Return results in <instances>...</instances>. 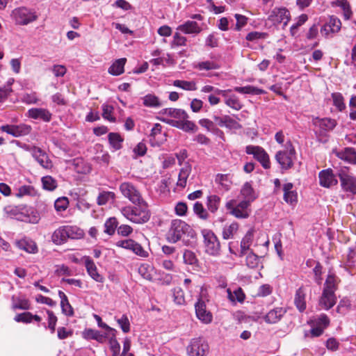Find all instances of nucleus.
<instances>
[{
  "instance_id": "nucleus-35",
  "label": "nucleus",
  "mask_w": 356,
  "mask_h": 356,
  "mask_svg": "<svg viewBox=\"0 0 356 356\" xmlns=\"http://www.w3.org/2000/svg\"><path fill=\"white\" fill-rule=\"evenodd\" d=\"M17 244L19 249L29 253H35L38 251V247L35 243L31 240L22 239L19 241Z\"/></svg>"
},
{
  "instance_id": "nucleus-50",
  "label": "nucleus",
  "mask_w": 356,
  "mask_h": 356,
  "mask_svg": "<svg viewBox=\"0 0 356 356\" xmlns=\"http://www.w3.org/2000/svg\"><path fill=\"white\" fill-rule=\"evenodd\" d=\"M174 302L179 305L185 303V298L183 290L180 287H176L172 291Z\"/></svg>"
},
{
  "instance_id": "nucleus-51",
  "label": "nucleus",
  "mask_w": 356,
  "mask_h": 356,
  "mask_svg": "<svg viewBox=\"0 0 356 356\" xmlns=\"http://www.w3.org/2000/svg\"><path fill=\"white\" fill-rule=\"evenodd\" d=\"M196 68L200 70H211L218 69L219 65L213 61L207 60L198 63L196 65Z\"/></svg>"
},
{
  "instance_id": "nucleus-23",
  "label": "nucleus",
  "mask_w": 356,
  "mask_h": 356,
  "mask_svg": "<svg viewBox=\"0 0 356 356\" xmlns=\"http://www.w3.org/2000/svg\"><path fill=\"white\" fill-rule=\"evenodd\" d=\"M192 166L186 163L179 170L178 175V180L177 181V186L183 189L187 185L188 179L191 174Z\"/></svg>"
},
{
  "instance_id": "nucleus-53",
  "label": "nucleus",
  "mask_w": 356,
  "mask_h": 356,
  "mask_svg": "<svg viewBox=\"0 0 356 356\" xmlns=\"http://www.w3.org/2000/svg\"><path fill=\"white\" fill-rule=\"evenodd\" d=\"M183 259L186 264L195 266L197 263V259L195 253L191 250H186L184 252Z\"/></svg>"
},
{
  "instance_id": "nucleus-56",
  "label": "nucleus",
  "mask_w": 356,
  "mask_h": 356,
  "mask_svg": "<svg viewBox=\"0 0 356 356\" xmlns=\"http://www.w3.org/2000/svg\"><path fill=\"white\" fill-rule=\"evenodd\" d=\"M186 41V37L181 35L179 33H175L173 36V40L171 42V47L175 48L179 46H185Z\"/></svg>"
},
{
  "instance_id": "nucleus-27",
  "label": "nucleus",
  "mask_w": 356,
  "mask_h": 356,
  "mask_svg": "<svg viewBox=\"0 0 356 356\" xmlns=\"http://www.w3.org/2000/svg\"><path fill=\"white\" fill-rule=\"evenodd\" d=\"M337 156L339 159L347 161L349 163L355 164L356 152L353 148L347 147L339 152Z\"/></svg>"
},
{
  "instance_id": "nucleus-60",
  "label": "nucleus",
  "mask_w": 356,
  "mask_h": 356,
  "mask_svg": "<svg viewBox=\"0 0 356 356\" xmlns=\"http://www.w3.org/2000/svg\"><path fill=\"white\" fill-rule=\"evenodd\" d=\"M117 322L124 333H127L130 331V323L126 315H122L120 318L117 320Z\"/></svg>"
},
{
  "instance_id": "nucleus-10",
  "label": "nucleus",
  "mask_w": 356,
  "mask_h": 356,
  "mask_svg": "<svg viewBox=\"0 0 356 356\" xmlns=\"http://www.w3.org/2000/svg\"><path fill=\"white\" fill-rule=\"evenodd\" d=\"M119 188L124 197L128 199L132 204L141 203L144 200L140 191L131 182H122Z\"/></svg>"
},
{
  "instance_id": "nucleus-15",
  "label": "nucleus",
  "mask_w": 356,
  "mask_h": 356,
  "mask_svg": "<svg viewBox=\"0 0 356 356\" xmlns=\"http://www.w3.org/2000/svg\"><path fill=\"white\" fill-rule=\"evenodd\" d=\"M1 129L14 137H19L29 134L31 132V127L26 124L4 125L1 127Z\"/></svg>"
},
{
  "instance_id": "nucleus-39",
  "label": "nucleus",
  "mask_w": 356,
  "mask_h": 356,
  "mask_svg": "<svg viewBox=\"0 0 356 356\" xmlns=\"http://www.w3.org/2000/svg\"><path fill=\"white\" fill-rule=\"evenodd\" d=\"M173 86L184 90L194 91L197 90V85L194 81L175 80Z\"/></svg>"
},
{
  "instance_id": "nucleus-12",
  "label": "nucleus",
  "mask_w": 356,
  "mask_h": 356,
  "mask_svg": "<svg viewBox=\"0 0 356 356\" xmlns=\"http://www.w3.org/2000/svg\"><path fill=\"white\" fill-rule=\"evenodd\" d=\"M208 350V343L201 338L192 339L187 347V352L190 356H204Z\"/></svg>"
},
{
  "instance_id": "nucleus-41",
  "label": "nucleus",
  "mask_w": 356,
  "mask_h": 356,
  "mask_svg": "<svg viewBox=\"0 0 356 356\" xmlns=\"http://www.w3.org/2000/svg\"><path fill=\"white\" fill-rule=\"evenodd\" d=\"M108 137L109 143L113 149L118 150L122 148V143L124 140L119 134L110 133Z\"/></svg>"
},
{
  "instance_id": "nucleus-31",
  "label": "nucleus",
  "mask_w": 356,
  "mask_h": 356,
  "mask_svg": "<svg viewBox=\"0 0 356 356\" xmlns=\"http://www.w3.org/2000/svg\"><path fill=\"white\" fill-rule=\"evenodd\" d=\"M84 337L86 339H91L97 341L98 342L103 343L110 334H106V332L102 334L98 330L92 329L86 330L83 332Z\"/></svg>"
},
{
  "instance_id": "nucleus-17",
  "label": "nucleus",
  "mask_w": 356,
  "mask_h": 356,
  "mask_svg": "<svg viewBox=\"0 0 356 356\" xmlns=\"http://www.w3.org/2000/svg\"><path fill=\"white\" fill-rule=\"evenodd\" d=\"M337 302L335 292L327 290H323L322 294L318 300V305L321 309L328 310Z\"/></svg>"
},
{
  "instance_id": "nucleus-45",
  "label": "nucleus",
  "mask_w": 356,
  "mask_h": 356,
  "mask_svg": "<svg viewBox=\"0 0 356 356\" xmlns=\"http://www.w3.org/2000/svg\"><path fill=\"white\" fill-rule=\"evenodd\" d=\"M115 332H116L111 333L110 336L108 337L109 339V345L110 348L113 353V356H118L120 350V343L118 342L115 337Z\"/></svg>"
},
{
  "instance_id": "nucleus-52",
  "label": "nucleus",
  "mask_w": 356,
  "mask_h": 356,
  "mask_svg": "<svg viewBox=\"0 0 356 356\" xmlns=\"http://www.w3.org/2000/svg\"><path fill=\"white\" fill-rule=\"evenodd\" d=\"M21 100L22 102L26 104H34L38 103L39 99L38 97L37 93L33 92L31 93L23 94L21 97Z\"/></svg>"
},
{
  "instance_id": "nucleus-63",
  "label": "nucleus",
  "mask_w": 356,
  "mask_h": 356,
  "mask_svg": "<svg viewBox=\"0 0 356 356\" xmlns=\"http://www.w3.org/2000/svg\"><path fill=\"white\" fill-rule=\"evenodd\" d=\"M284 201L290 204H296L298 201L297 193L293 191L291 192H287L284 193Z\"/></svg>"
},
{
  "instance_id": "nucleus-20",
  "label": "nucleus",
  "mask_w": 356,
  "mask_h": 356,
  "mask_svg": "<svg viewBox=\"0 0 356 356\" xmlns=\"http://www.w3.org/2000/svg\"><path fill=\"white\" fill-rule=\"evenodd\" d=\"M339 178L345 191L356 194V177L343 172L339 174Z\"/></svg>"
},
{
  "instance_id": "nucleus-29",
  "label": "nucleus",
  "mask_w": 356,
  "mask_h": 356,
  "mask_svg": "<svg viewBox=\"0 0 356 356\" xmlns=\"http://www.w3.org/2000/svg\"><path fill=\"white\" fill-rule=\"evenodd\" d=\"M138 272L144 279L152 281L155 269L152 265L143 264L138 267Z\"/></svg>"
},
{
  "instance_id": "nucleus-16",
  "label": "nucleus",
  "mask_w": 356,
  "mask_h": 356,
  "mask_svg": "<svg viewBox=\"0 0 356 356\" xmlns=\"http://www.w3.org/2000/svg\"><path fill=\"white\" fill-rule=\"evenodd\" d=\"M195 307L196 316L200 321L205 324L210 323L212 321V314L207 310L206 304L202 299L198 300Z\"/></svg>"
},
{
  "instance_id": "nucleus-30",
  "label": "nucleus",
  "mask_w": 356,
  "mask_h": 356,
  "mask_svg": "<svg viewBox=\"0 0 356 356\" xmlns=\"http://www.w3.org/2000/svg\"><path fill=\"white\" fill-rule=\"evenodd\" d=\"M69 238L66 226H63L54 231L52 240L56 244H61Z\"/></svg>"
},
{
  "instance_id": "nucleus-62",
  "label": "nucleus",
  "mask_w": 356,
  "mask_h": 356,
  "mask_svg": "<svg viewBox=\"0 0 356 356\" xmlns=\"http://www.w3.org/2000/svg\"><path fill=\"white\" fill-rule=\"evenodd\" d=\"M14 309H29L30 308V303L27 299H17L13 305Z\"/></svg>"
},
{
  "instance_id": "nucleus-9",
  "label": "nucleus",
  "mask_w": 356,
  "mask_h": 356,
  "mask_svg": "<svg viewBox=\"0 0 356 356\" xmlns=\"http://www.w3.org/2000/svg\"><path fill=\"white\" fill-rule=\"evenodd\" d=\"M250 203L248 200H243L236 204V200H231L226 202L225 207L229 213L237 218H247L250 214Z\"/></svg>"
},
{
  "instance_id": "nucleus-57",
  "label": "nucleus",
  "mask_w": 356,
  "mask_h": 356,
  "mask_svg": "<svg viewBox=\"0 0 356 356\" xmlns=\"http://www.w3.org/2000/svg\"><path fill=\"white\" fill-rule=\"evenodd\" d=\"M307 20V15L305 14H302L299 16L297 22L293 24L290 28V32L291 35L294 36L299 26H302L306 21Z\"/></svg>"
},
{
  "instance_id": "nucleus-19",
  "label": "nucleus",
  "mask_w": 356,
  "mask_h": 356,
  "mask_svg": "<svg viewBox=\"0 0 356 356\" xmlns=\"http://www.w3.org/2000/svg\"><path fill=\"white\" fill-rule=\"evenodd\" d=\"M27 116L34 120H41L48 122L51 120V113L45 108H33L27 111Z\"/></svg>"
},
{
  "instance_id": "nucleus-40",
  "label": "nucleus",
  "mask_w": 356,
  "mask_h": 356,
  "mask_svg": "<svg viewBox=\"0 0 356 356\" xmlns=\"http://www.w3.org/2000/svg\"><path fill=\"white\" fill-rule=\"evenodd\" d=\"M238 229V224L232 222L229 225H225L222 230V238L224 239L232 238Z\"/></svg>"
},
{
  "instance_id": "nucleus-37",
  "label": "nucleus",
  "mask_w": 356,
  "mask_h": 356,
  "mask_svg": "<svg viewBox=\"0 0 356 356\" xmlns=\"http://www.w3.org/2000/svg\"><path fill=\"white\" fill-rule=\"evenodd\" d=\"M115 195L112 191H102L97 198V203L99 206L105 205L110 202L114 201Z\"/></svg>"
},
{
  "instance_id": "nucleus-3",
  "label": "nucleus",
  "mask_w": 356,
  "mask_h": 356,
  "mask_svg": "<svg viewBox=\"0 0 356 356\" xmlns=\"http://www.w3.org/2000/svg\"><path fill=\"white\" fill-rule=\"evenodd\" d=\"M193 238L195 232L189 225L179 219L172 220L169 230L166 234V239L168 242L175 243L181 240L182 236Z\"/></svg>"
},
{
  "instance_id": "nucleus-64",
  "label": "nucleus",
  "mask_w": 356,
  "mask_h": 356,
  "mask_svg": "<svg viewBox=\"0 0 356 356\" xmlns=\"http://www.w3.org/2000/svg\"><path fill=\"white\" fill-rule=\"evenodd\" d=\"M51 71L55 76L62 77L65 74L67 69L63 65H54L52 67Z\"/></svg>"
},
{
  "instance_id": "nucleus-33",
  "label": "nucleus",
  "mask_w": 356,
  "mask_h": 356,
  "mask_svg": "<svg viewBox=\"0 0 356 356\" xmlns=\"http://www.w3.org/2000/svg\"><path fill=\"white\" fill-rule=\"evenodd\" d=\"M227 293L229 300L232 302H242L245 299V294L241 288L238 287L233 291L231 289H227Z\"/></svg>"
},
{
  "instance_id": "nucleus-59",
  "label": "nucleus",
  "mask_w": 356,
  "mask_h": 356,
  "mask_svg": "<svg viewBox=\"0 0 356 356\" xmlns=\"http://www.w3.org/2000/svg\"><path fill=\"white\" fill-rule=\"evenodd\" d=\"M48 315V327L51 333H54L56 330V325L57 323V317L55 316L53 312L50 310L47 311Z\"/></svg>"
},
{
  "instance_id": "nucleus-42",
  "label": "nucleus",
  "mask_w": 356,
  "mask_h": 356,
  "mask_svg": "<svg viewBox=\"0 0 356 356\" xmlns=\"http://www.w3.org/2000/svg\"><path fill=\"white\" fill-rule=\"evenodd\" d=\"M220 198L216 195H211L207 197V206L211 213H215L219 208Z\"/></svg>"
},
{
  "instance_id": "nucleus-38",
  "label": "nucleus",
  "mask_w": 356,
  "mask_h": 356,
  "mask_svg": "<svg viewBox=\"0 0 356 356\" xmlns=\"http://www.w3.org/2000/svg\"><path fill=\"white\" fill-rule=\"evenodd\" d=\"M241 195L244 197V200H248L249 203L256 199L257 196L251 186L248 182H246L242 187L241 191Z\"/></svg>"
},
{
  "instance_id": "nucleus-46",
  "label": "nucleus",
  "mask_w": 356,
  "mask_h": 356,
  "mask_svg": "<svg viewBox=\"0 0 356 356\" xmlns=\"http://www.w3.org/2000/svg\"><path fill=\"white\" fill-rule=\"evenodd\" d=\"M43 188L47 191H54L57 187V181L51 176H45L42 178Z\"/></svg>"
},
{
  "instance_id": "nucleus-5",
  "label": "nucleus",
  "mask_w": 356,
  "mask_h": 356,
  "mask_svg": "<svg viewBox=\"0 0 356 356\" xmlns=\"http://www.w3.org/2000/svg\"><path fill=\"white\" fill-rule=\"evenodd\" d=\"M312 124L317 140L323 143L327 140L328 133L337 126L336 120L329 118L312 117Z\"/></svg>"
},
{
  "instance_id": "nucleus-22",
  "label": "nucleus",
  "mask_w": 356,
  "mask_h": 356,
  "mask_svg": "<svg viewBox=\"0 0 356 356\" xmlns=\"http://www.w3.org/2000/svg\"><path fill=\"white\" fill-rule=\"evenodd\" d=\"M85 266L88 275L90 276L92 279L100 283H102L104 282V277L99 273L95 264L89 257H87L86 259Z\"/></svg>"
},
{
  "instance_id": "nucleus-1",
  "label": "nucleus",
  "mask_w": 356,
  "mask_h": 356,
  "mask_svg": "<svg viewBox=\"0 0 356 356\" xmlns=\"http://www.w3.org/2000/svg\"><path fill=\"white\" fill-rule=\"evenodd\" d=\"M136 206H127L121 209L122 214L129 220L137 224L147 222L150 218V212L145 200L141 203L135 204Z\"/></svg>"
},
{
  "instance_id": "nucleus-6",
  "label": "nucleus",
  "mask_w": 356,
  "mask_h": 356,
  "mask_svg": "<svg viewBox=\"0 0 356 356\" xmlns=\"http://www.w3.org/2000/svg\"><path fill=\"white\" fill-rule=\"evenodd\" d=\"M296 158V151L291 141H287L284 149L278 151L275 154V160L283 170L290 169L293 165Z\"/></svg>"
},
{
  "instance_id": "nucleus-4",
  "label": "nucleus",
  "mask_w": 356,
  "mask_h": 356,
  "mask_svg": "<svg viewBox=\"0 0 356 356\" xmlns=\"http://www.w3.org/2000/svg\"><path fill=\"white\" fill-rule=\"evenodd\" d=\"M174 112L171 118H161V120L186 132L196 131V125L193 122L188 120V115L185 111L180 108H175Z\"/></svg>"
},
{
  "instance_id": "nucleus-13",
  "label": "nucleus",
  "mask_w": 356,
  "mask_h": 356,
  "mask_svg": "<svg viewBox=\"0 0 356 356\" xmlns=\"http://www.w3.org/2000/svg\"><path fill=\"white\" fill-rule=\"evenodd\" d=\"M268 20L271 22L273 25L283 23L285 26L290 20V13L285 8H275L270 11Z\"/></svg>"
},
{
  "instance_id": "nucleus-25",
  "label": "nucleus",
  "mask_w": 356,
  "mask_h": 356,
  "mask_svg": "<svg viewBox=\"0 0 356 356\" xmlns=\"http://www.w3.org/2000/svg\"><path fill=\"white\" fill-rule=\"evenodd\" d=\"M286 310L282 307H275L269 311L265 316V321L268 323H275L278 322L284 314Z\"/></svg>"
},
{
  "instance_id": "nucleus-54",
  "label": "nucleus",
  "mask_w": 356,
  "mask_h": 356,
  "mask_svg": "<svg viewBox=\"0 0 356 356\" xmlns=\"http://www.w3.org/2000/svg\"><path fill=\"white\" fill-rule=\"evenodd\" d=\"M68 205V199L65 197L58 198L54 202L55 209L58 212H62L65 211L67 208Z\"/></svg>"
},
{
  "instance_id": "nucleus-48",
  "label": "nucleus",
  "mask_w": 356,
  "mask_h": 356,
  "mask_svg": "<svg viewBox=\"0 0 356 356\" xmlns=\"http://www.w3.org/2000/svg\"><path fill=\"white\" fill-rule=\"evenodd\" d=\"M193 211L198 216V217L202 220H207L209 217V214L207 210L204 208L203 204L199 202H196L193 205Z\"/></svg>"
},
{
  "instance_id": "nucleus-49",
  "label": "nucleus",
  "mask_w": 356,
  "mask_h": 356,
  "mask_svg": "<svg viewBox=\"0 0 356 356\" xmlns=\"http://www.w3.org/2000/svg\"><path fill=\"white\" fill-rule=\"evenodd\" d=\"M118 225V221L115 218H109L104 223V232L109 234L112 235L114 234L115 229Z\"/></svg>"
},
{
  "instance_id": "nucleus-44",
  "label": "nucleus",
  "mask_w": 356,
  "mask_h": 356,
  "mask_svg": "<svg viewBox=\"0 0 356 356\" xmlns=\"http://www.w3.org/2000/svg\"><path fill=\"white\" fill-rule=\"evenodd\" d=\"M69 238L79 239L83 237L84 232L76 226H66Z\"/></svg>"
},
{
  "instance_id": "nucleus-34",
  "label": "nucleus",
  "mask_w": 356,
  "mask_h": 356,
  "mask_svg": "<svg viewBox=\"0 0 356 356\" xmlns=\"http://www.w3.org/2000/svg\"><path fill=\"white\" fill-rule=\"evenodd\" d=\"M294 302L300 312L306 309L305 292L302 287H300L296 293Z\"/></svg>"
},
{
  "instance_id": "nucleus-2",
  "label": "nucleus",
  "mask_w": 356,
  "mask_h": 356,
  "mask_svg": "<svg viewBox=\"0 0 356 356\" xmlns=\"http://www.w3.org/2000/svg\"><path fill=\"white\" fill-rule=\"evenodd\" d=\"M4 211L8 217L26 222L35 224L38 223L40 220V217L37 213L28 209L23 204L18 206H6L4 208Z\"/></svg>"
},
{
  "instance_id": "nucleus-28",
  "label": "nucleus",
  "mask_w": 356,
  "mask_h": 356,
  "mask_svg": "<svg viewBox=\"0 0 356 356\" xmlns=\"http://www.w3.org/2000/svg\"><path fill=\"white\" fill-rule=\"evenodd\" d=\"M334 6L341 8L345 20H349L353 16V11L347 0H336L332 3Z\"/></svg>"
},
{
  "instance_id": "nucleus-18",
  "label": "nucleus",
  "mask_w": 356,
  "mask_h": 356,
  "mask_svg": "<svg viewBox=\"0 0 356 356\" xmlns=\"http://www.w3.org/2000/svg\"><path fill=\"white\" fill-rule=\"evenodd\" d=\"M341 27V22L340 19L335 16H330L328 21L321 28V32L322 34L328 36L330 34L339 32Z\"/></svg>"
},
{
  "instance_id": "nucleus-43",
  "label": "nucleus",
  "mask_w": 356,
  "mask_h": 356,
  "mask_svg": "<svg viewBox=\"0 0 356 356\" xmlns=\"http://www.w3.org/2000/svg\"><path fill=\"white\" fill-rule=\"evenodd\" d=\"M245 262L247 266L250 268H257L261 265L260 258L252 252L248 254Z\"/></svg>"
},
{
  "instance_id": "nucleus-24",
  "label": "nucleus",
  "mask_w": 356,
  "mask_h": 356,
  "mask_svg": "<svg viewBox=\"0 0 356 356\" xmlns=\"http://www.w3.org/2000/svg\"><path fill=\"white\" fill-rule=\"evenodd\" d=\"M177 30L185 34H198L202 31L201 27L196 22L190 20L179 25Z\"/></svg>"
},
{
  "instance_id": "nucleus-7",
  "label": "nucleus",
  "mask_w": 356,
  "mask_h": 356,
  "mask_svg": "<svg viewBox=\"0 0 356 356\" xmlns=\"http://www.w3.org/2000/svg\"><path fill=\"white\" fill-rule=\"evenodd\" d=\"M11 17L16 24L24 26L36 21L38 16L33 9L22 6L14 9Z\"/></svg>"
},
{
  "instance_id": "nucleus-21",
  "label": "nucleus",
  "mask_w": 356,
  "mask_h": 356,
  "mask_svg": "<svg viewBox=\"0 0 356 356\" xmlns=\"http://www.w3.org/2000/svg\"><path fill=\"white\" fill-rule=\"evenodd\" d=\"M319 181L321 186L329 188L337 184V180L331 169L322 170L319 172Z\"/></svg>"
},
{
  "instance_id": "nucleus-32",
  "label": "nucleus",
  "mask_w": 356,
  "mask_h": 356,
  "mask_svg": "<svg viewBox=\"0 0 356 356\" xmlns=\"http://www.w3.org/2000/svg\"><path fill=\"white\" fill-rule=\"evenodd\" d=\"M142 99L143 104L146 107L160 108L163 105L159 98L153 94H147Z\"/></svg>"
},
{
  "instance_id": "nucleus-8",
  "label": "nucleus",
  "mask_w": 356,
  "mask_h": 356,
  "mask_svg": "<svg viewBox=\"0 0 356 356\" xmlns=\"http://www.w3.org/2000/svg\"><path fill=\"white\" fill-rule=\"evenodd\" d=\"M205 252L212 256H217L220 251V243L216 234L210 229H204L201 231Z\"/></svg>"
},
{
  "instance_id": "nucleus-47",
  "label": "nucleus",
  "mask_w": 356,
  "mask_h": 356,
  "mask_svg": "<svg viewBox=\"0 0 356 356\" xmlns=\"http://www.w3.org/2000/svg\"><path fill=\"white\" fill-rule=\"evenodd\" d=\"M337 288V286L336 277L332 274L328 275L324 284L323 290H327L330 291L335 292Z\"/></svg>"
},
{
  "instance_id": "nucleus-11",
  "label": "nucleus",
  "mask_w": 356,
  "mask_h": 356,
  "mask_svg": "<svg viewBox=\"0 0 356 356\" xmlns=\"http://www.w3.org/2000/svg\"><path fill=\"white\" fill-rule=\"evenodd\" d=\"M245 152L248 154H252L265 169L270 167V159L265 149L259 146L248 145Z\"/></svg>"
},
{
  "instance_id": "nucleus-55",
  "label": "nucleus",
  "mask_w": 356,
  "mask_h": 356,
  "mask_svg": "<svg viewBox=\"0 0 356 356\" xmlns=\"http://www.w3.org/2000/svg\"><path fill=\"white\" fill-rule=\"evenodd\" d=\"M334 105L339 110L343 111L345 108V104L343 103V97L341 93H333L332 95Z\"/></svg>"
},
{
  "instance_id": "nucleus-36",
  "label": "nucleus",
  "mask_w": 356,
  "mask_h": 356,
  "mask_svg": "<svg viewBox=\"0 0 356 356\" xmlns=\"http://www.w3.org/2000/svg\"><path fill=\"white\" fill-rule=\"evenodd\" d=\"M253 229L248 231L245 236L242 238L241 242V254L240 256L246 254V252L249 250L253 240Z\"/></svg>"
},
{
  "instance_id": "nucleus-61",
  "label": "nucleus",
  "mask_w": 356,
  "mask_h": 356,
  "mask_svg": "<svg viewBox=\"0 0 356 356\" xmlns=\"http://www.w3.org/2000/svg\"><path fill=\"white\" fill-rule=\"evenodd\" d=\"M268 36V34L266 33L263 32H259V31H252L246 35V40L249 41H254L258 40L261 39H265Z\"/></svg>"
},
{
  "instance_id": "nucleus-26",
  "label": "nucleus",
  "mask_w": 356,
  "mask_h": 356,
  "mask_svg": "<svg viewBox=\"0 0 356 356\" xmlns=\"http://www.w3.org/2000/svg\"><path fill=\"white\" fill-rule=\"evenodd\" d=\"M126 62L127 59L125 58L117 59L108 68V73L113 76L122 74L124 72V65Z\"/></svg>"
},
{
  "instance_id": "nucleus-58",
  "label": "nucleus",
  "mask_w": 356,
  "mask_h": 356,
  "mask_svg": "<svg viewBox=\"0 0 356 356\" xmlns=\"http://www.w3.org/2000/svg\"><path fill=\"white\" fill-rule=\"evenodd\" d=\"M102 110L103 113L102 116L104 119L110 121V122H114L115 118L112 116L113 107L112 106L108 105V104H104L102 106Z\"/></svg>"
},
{
  "instance_id": "nucleus-14",
  "label": "nucleus",
  "mask_w": 356,
  "mask_h": 356,
  "mask_svg": "<svg viewBox=\"0 0 356 356\" xmlns=\"http://www.w3.org/2000/svg\"><path fill=\"white\" fill-rule=\"evenodd\" d=\"M218 92L223 97L224 102L228 107L235 111H239L242 108L243 104L236 95L229 94L231 92L230 89L222 90V91Z\"/></svg>"
}]
</instances>
